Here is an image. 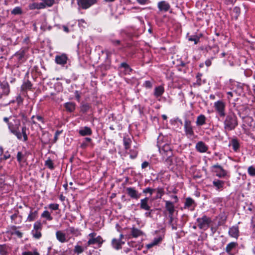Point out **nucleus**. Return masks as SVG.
Wrapping results in <instances>:
<instances>
[{
    "label": "nucleus",
    "mask_w": 255,
    "mask_h": 255,
    "mask_svg": "<svg viewBox=\"0 0 255 255\" xmlns=\"http://www.w3.org/2000/svg\"><path fill=\"white\" fill-rule=\"evenodd\" d=\"M224 128L226 130L234 129L238 125L237 118L233 113L229 114L224 122Z\"/></svg>",
    "instance_id": "1"
},
{
    "label": "nucleus",
    "mask_w": 255,
    "mask_h": 255,
    "mask_svg": "<svg viewBox=\"0 0 255 255\" xmlns=\"http://www.w3.org/2000/svg\"><path fill=\"white\" fill-rule=\"evenodd\" d=\"M20 124L19 120L14 118H10V122L8 123V128L19 139L22 138L21 134L19 130Z\"/></svg>",
    "instance_id": "2"
},
{
    "label": "nucleus",
    "mask_w": 255,
    "mask_h": 255,
    "mask_svg": "<svg viewBox=\"0 0 255 255\" xmlns=\"http://www.w3.org/2000/svg\"><path fill=\"white\" fill-rule=\"evenodd\" d=\"M211 219L206 216H203L201 218L197 219L198 227L204 231L207 230L211 223Z\"/></svg>",
    "instance_id": "3"
},
{
    "label": "nucleus",
    "mask_w": 255,
    "mask_h": 255,
    "mask_svg": "<svg viewBox=\"0 0 255 255\" xmlns=\"http://www.w3.org/2000/svg\"><path fill=\"white\" fill-rule=\"evenodd\" d=\"M212 171L216 173V175L219 178H225L229 177L228 171L224 169L219 164H217L212 166Z\"/></svg>",
    "instance_id": "4"
},
{
    "label": "nucleus",
    "mask_w": 255,
    "mask_h": 255,
    "mask_svg": "<svg viewBox=\"0 0 255 255\" xmlns=\"http://www.w3.org/2000/svg\"><path fill=\"white\" fill-rule=\"evenodd\" d=\"M214 107L216 112L221 117L225 116L226 104L222 100H219L214 103Z\"/></svg>",
    "instance_id": "5"
},
{
    "label": "nucleus",
    "mask_w": 255,
    "mask_h": 255,
    "mask_svg": "<svg viewBox=\"0 0 255 255\" xmlns=\"http://www.w3.org/2000/svg\"><path fill=\"white\" fill-rule=\"evenodd\" d=\"M97 1L98 0H78L77 4L79 7L87 9L96 4Z\"/></svg>",
    "instance_id": "6"
},
{
    "label": "nucleus",
    "mask_w": 255,
    "mask_h": 255,
    "mask_svg": "<svg viewBox=\"0 0 255 255\" xmlns=\"http://www.w3.org/2000/svg\"><path fill=\"white\" fill-rule=\"evenodd\" d=\"M165 207L166 210L168 212L169 217L170 219V221L172 222L173 219V214L175 211V208L174 203L169 201H165Z\"/></svg>",
    "instance_id": "7"
},
{
    "label": "nucleus",
    "mask_w": 255,
    "mask_h": 255,
    "mask_svg": "<svg viewBox=\"0 0 255 255\" xmlns=\"http://www.w3.org/2000/svg\"><path fill=\"white\" fill-rule=\"evenodd\" d=\"M127 194L132 199L138 200L141 196V194L139 193L133 187H128L126 188Z\"/></svg>",
    "instance_id": "8"
},
{
    "label": "nucleus",
    "mask_w": 255,
    "mask_h": 255,
    "mask_svg": "<svg viewBox=\"0 0 255 255\" xmlns=\"http://www.w3.org/2000/svg\"><path fill=\"white\" fill-rule=\"evenodd\" d=\"M160 152L163 155L164 158L165 156H171L172 155V150L170 145L168 144H164L161 149H159Z\"/></svg>",
    "instance_id": "9"
},
{
    "label": "nucleus",
    "mask_w": 255,
    "mask_h": 255,
    "mask_svg": "<svg viewBox=\"0 0 255 255\" xmlns=\"http://www.w3.org/2000/svg\"><path fill=\"white\" fill-rule=\"evenodd\" d=\"M67 60L68 57L66 54L63 53L55 56V61L57 64L64 65L67 63Z\"/></svg>",
    "instance_id": "10"
},
{
    "label": "nucleus",
    "mask_w": 255,
    "mask_h": 255,
    "mask_svg": "<svg viewBox=\"0 0 255 255\" xmlns=\"http://www.w3.org/2000/svg\"><path fill=\"white\" fill-rule=\"evenodd\" d=\"M184 128L186 135L191 136L194 135V131L191 126V122L186 120L184 123Z\"/></svg>",
    "instance_id": "11"
},
{
    "label": "nucleus",
    "mask_w": 255,
    "mask_h": 255,
    "mask_svg": "<svg viewBox=\"0 0 255 255\" xmlns=\"http://www.w3.org/2000/svg\"><path fill=\"white\" fill-rule=\"evenodd\" d=\"M57 240L61 243L67 242L68 239L66 234L62 231H58L55 234Z\"/></svg>",
    "instance_id": "12"
},
{
    "label": "nucleus",
    "mask_w": 255,
    "mask_h": 255,
    "mask_svg": "<svg viewBox=\"0 0 255 255\" xmlns=\"http://www.w3.org/2000/svg\"><path fill=\"white\" fill-rule=\"evenodd\" d=\"M0 87L2 89V92L0 94V99H1L2 96H7L9 93V86L7 82H0Z\"/></svg>",
    "instance_id": "13"
},
{
    "label": "nucleus",
    "mask_w": 255,
    "mask_h": 255,
    "mask_svg": "<svg viewBox=\"0 0 255 255\" xmlns=\"http://www.w3.org/2000/svg\"><path fill=\"white\" fill-rule=\"evenodd\" d=\"M238 246V244L236 242H231L228 244L225 249L226 252L230 255H234L232 253V251L235 250Z\"/></svg>",
    "instance_id": "14"
},
{
    "label": "nucleus",
    "mask_w": 255,
    "mask_h": 255,
    "mask_svg": "<svg viewBox=\"0 0 255 255\" xmlns=\"http://www.w3.org/2000/svg\"><path fill=\"white\" fill-rule=\"evenodd\" d=\"M149 198L145 197L144 199H142L140 201V208L141 209L149 211L150 210V207L148 204Z\"/></svg>",
    "instance_id": "15"
},
{
    "label": "nucleus",
    "mask_w": 255,
    "mask_h": 255,
    "mask_svg": "<svg viewBox=\"0 0 255 255\" xmlns=\"http://www.w3.org/2000/svg\"><path fill=\"white\" fill-rule=\"evenodd\" d=\"M81 242H78L77 244L74 247V252L79 255L80 254L82 253L85 250H86L88 247L86 244L84 246H82L79 244Z\"/></svg>",
    "instance_id": "16"
},
{
    "label": "nucleus",
    "mask_w": 255,
    "mask_h": 255,
    "mask_svg": "<svg viewBox=\"0 0 255 255\" xmlns=\"http://www.w3.org/2000/svg\"><path fill=\"white\" fill-rule=\"evenodd\" d=\"M80 135L81 136L91 135L92 133L91 129L88 127H84L81 128L78 131Z\"/></svg>",
    "instance_id": "17"
},
{
    "label": "nucleus",
    "mask_w": 255,
    "mask_h": 255,
    "mask_svg": "<svg viewBox=\"0 0 255 255\" xmlns=\"http://www.w3.org/2000/svg\"><path fill=\"white\" fill-rule=\"evenodd\" d=\"M196 204L194 201L191 198H187L186 199V201L184 204V208L190 209L191 210H193Z\"/></svg>",
    "instance_id": "18"
},
{
    "label": "nucleus",
    "mask_w": 255,
    "mask_h": 255,
    "mask_svg": "<svg viewBox=\"0 0 255 255\" xmlns=\"http://www.w3.org/2000/svg\"><path fill=\"white\" fill-rule=\"evenodd\" d=\"M229 235L237 239L239 236V231L238 226H233L230 228L229 230Z\"/></svg>",
    "instance_id": "19"
},
{
    "label": "nucleus",
    "mask_w": 255,
    "mask_h": 255,
    "mask_svg": "<svg viewBox=\"0 0 255 255\" xmlns=\"http://www.w3.org/2000/svg\"><path fill=\"white\" fill-rule=\"evenodd\" d=\"M103 243V240L101 236H98L97 237L90 239L87 243V246H89L91 245L95 244H102Z\"/></svg>",
    "instance_id": "20"
},
{
    "label": "nucleus",
    "mask_w": 255,
    "mask_h": 255,
    "mask_svg": "<svg viewBox=\"0 0 255 255\" xmlns=\"http://www.w3.org/2000/svg\"><path fill=\"white\" fill-rule=\"evenodd\" d=\"M196 148L198 151L201 153L205 152L208 150V147L202 141H199L196 144Z\"/></svg>",
    "instance_id": "21"
},
{
    "label": "nucleus",
    "mask_w": 255,
    "mask_h": 255,
    "mask_svg": "<svg viewBox=\"0 0 255 255\" xmlns=\"http://www.w3.org/2000/svg\"><path fill=\"white\" fill-rule=\"evenodd\" d=\"M158 7L160 11H167L170 8V5L165 1H162L158 2Z\"/></svg>",
    "instance_id": "22"
},
{
    "label": "nucleus",
    "mask_w": 255,
    "mask_h": 255,
    "mask_svg": "<svg viewBox=\"0 0 255 255\" xmlns=\"http://www.w3.org/2000/svg\"><path fill=\"white\" fill-rule=\"evenodd\" d=\"M164 92V88L163 86H159L155 87L154 92V95L156 97H160Z\"/></svg>",
    "instance_id": "23"
},
{
    "label": "nucleus",
    "mask_w": 255,
    "mask_h": 255,
    "mask_svg": "<svg viewBox=\"0 0 255 255\" xmlns=\"http://www.w3.org/2000/svg\"><path fill=\"white\" fill-rule=\"evenodd\" d=\"M131 234L133 238H137L143 235V233L141 230L134 227H132L131 229Z\"/></svg>",
    "instance_id": "24"
},
{
    "label": "nucleus",
    "mask_w": 255,
    "mask_h": 255,
    "mask_svg": "<svg viewBox=\"0 0 255 255\" xmlns=\"http://www.w3.org/2000/svg\"><path fill=\"white\" fill-rule=\"evenodd\" d=\"M38 216L37 211H33L31 210L30 213L27 218L26 221L28 222H32L35 220Z\"/></svg>",
    "instance_id": "25"
},
{
    "label": "nucleus",
    "mask_w": 255,
    "mask_h": 255,
    "mask_svg": "<svg viewBox=\"0 0 255 255\" xmlns=\"http://www.w3.org/2000/svg\"><path fill=\"white\" fill-rule=\"evenodd\" d=\"M206 118L203 115H200L197 118L196 125L199 126H203L205 124Z\"/></svg>",
    "instance_id": "26"
},
{
    "label": "nucleus",
    "mask_w": 255,
    "mask_h": 255,
    "mask_svg": "<svg viewBox=\"0 0 255 255\" xmlns=\"http://www.w3.org/2000/svg\"><path fill=\"white\" fill-rule=\"evenodd\" d=\"M122 244H124V243L122 242L120 240H117V239H114L112 240L113 247L116 250H119V249H121Z\"/></svg>",
    "instance_id": "27"
},
{
    "label": "nucleus",
    "mask_w": 255,
    "mask_h": 255,
    "mask_svg": "<svg viewBox=\"0 0 255 255\" xmlns=\"http://www.w3.org/2000/svg\"><path fill=\"white\" fill-rule=\"evenodd\" d=\"M64 107L66 110L70 112H73L75 109V104L72 102H68L65 103Z\"/></svg>",
    "instance_id": "28"
},
{
    "label": "nucleus",
    "mask_w": 255,
    "mask_h": 255,
    "mask_svg": "<svg viewBox=\"0 0 255 255\" xmlns=\"http://www.w3.org/2000/svg\"><path fill=\"white\" fill-rule=\"evenodd\" d=\"M213 184L217 189H220L223 188L224 185V181L220 180H215L213 181Z\"/></svg>",
    "instance_id": "29"
},
{
    "label": "nucleus",
    "mask_w": 255,
    "mask_h": 255,
    "mask_svg": "<svg viewBox=\"0 0 255 255\" xmlns=\"http://www.w3.org/2000/svg\"><path fill=\"white\" fill-rule=\"evenodd\" d=\"M8 248L6 245H0V255H8Z\"/></svg>",
    "instance_id": "30"
},
{
    "label": "nucleus",
    "mask_w": 255,
    "mask_h": 255,
    "mask_svg": "<svg viewBox=\"0 0 255 255\" xmlns=\"http://www.w3.org/2000/svg\"><path fill=\"white\" fill-rule=\"evenodd\" d=\"M121 67L124 68V72L126 74H129L131 71L132 69L129 66V65L126 63H122L121 64Z\"/></svg>",
    "instance_id": "31"
},
{
    "label": "nucleus",
    "mask_w": 255,
    "mask_h": 255,
    "mask_svg": "<svg viewBox=\"0 0 255 255\" xmlns=\"http://www.w3.org/2000/svg\"><path fill=\"white\" fill-rule=\"evenodd\" d=\"M41 231H37V230H32L31 234L33 237L37 240L39 239L42 237V234L41 232Z\"/></svg>",
    "instance_id": "32"
},
{
    "label": "nucleus",
    "mask_w": 255,
    "mask_h": 255,
    "mask_svg": "<svg viewBox=\"0 0 255 255\" xmlns=\"http://www.w3.org/2000/svg\"><path fill=\"white\" fill-rule=\"evenodd\" d=\"M231 145L232 146L233 148L235 151H237L240 146L239 143L236 139H233L232 140Z\"/></svg>",
    "instance_id": "33"
},
{
    "label": "nucleus",
    "mask_w": 255,
    "mask_h": 255,
    "mask_svg": "<svg viewBox=\"0 0 255 255\" xmlns=\"http://www.w3.org/2000/svg\"><path fill=\"white\" fill-rule=\"evenodd\" d=\"M69 231L71 234H73L76 237L81 235L80 231L78 229H75L73 227H70L69 228Z\"/></svg>",
    "instance_id": "34"
},
{
    "label": "nucleus",
    "mask_w": 255,
    "mask_h": 255,
    "mask_svg": "<svg viewBox=\"0 0 255 255\" xmlns=\"http://www.w3.org/2000/svg\"><path fill=\"white\" fill-rule=\"evenodd\" d=\"M42 229V225L40 221H36L33 225V229L32 230L41 231Z\"/></svg>",
    "instance_id": "35"
},
{
    "label": "nucleus",
    "mask_w": 255,
    "mask_h": 255,
    "mask_svg": "<svg viewBox=\"0 0 255 255\" xmlns=\"http://www.w3.org/2000/svg\"><path fill=\"white\" fill-rule=\"evenodd\" d=\"M160 241V239H159V238L155 239L152 243L147 244L146 245V248L147 249H149L152 248L153 246L156 245Z\"/></svg>",
    "instance_id": "36"
},
{
    "label": "nucleus",
    "mask_w": 255,
    "mask_h": 255,
    "mask_svg": "<svg viewBox=\"0 0 255 255\" xmlns=\"http://www.w3.org/2000/svg\"><path fill=\"white\" fill-rule=\"evenodd\" d=\"M27 130V128H26V127L25 126H23L22 128V130H21L22 133L21 134V136H23V141H26L28 139L27 135L26 133Z\"/></svg>",
    "instance_id": "37"
},
{
    "label": "nucleus",
    "mask_w": 255,
    "mask_h": 255,
    "mask_svg": "<svg viewBox=\"0 0 255 255\" xmlns=\"http://www.w3.org/2000/svg\"><path fill=\"white\" fill-rule=\"evenodd\" d=\"M22 12V9L19 6H17L14 8L11 12V14L14 15L21 14Z\"/></svg>",
    "instance_id": "38"
},
{
    "label": "nucleus",
    "mask_w": 255,
    "mask_h": 255,
    "mask_svg": "<svg viewBox=\"0 0 255 255\" xmlns=\"http://www.w3.org/2000/svg\"><path fill=\"white\" fill-rule=\"evenodd\" d=\"M41 217L46 218L49 221L52 220V217H51L50 213L47 211H44L41 214Z\"/></svg>",
    "instance_id": "39"
},
{
    "label": "nucleus",
    "mask_w": 255,
    "mask_h": 255,
    "mask_svg": "<svg viewBox=\"0 0 255 255\" xmlns=\"http://www.w3.org/2000/svg\"><path fill=\"white\" fill-rule=\"evenodd\" d=\"M130 143H131L130 139L128 138H124V144L125 147L126 149H128L129 148Z\"/></svg>",
    "instance_id": "40"
},
{
    "label": "nucleus",
    "mask_w": 255,
    "mask_h": 255,
    "mask_svg": "<svg viewBox=\"0 0 255 255\" xmlns=\"http://www.w3.org/2000/svg\"><path fill=\"white\" fill-rule=\"evenodd\" d=\"M248 172L251 176H255V168L253 166H250L248 167Z\"/></svg>",
    "instance_id": "41"
},
{
    "label": "nucleus",
    "mask_w": 255,
    "mask_h": 255,
    "mask_svg": "<svg viewBox=\"0 0 255 255\" xmlns=\"http://www.w3.org/2000/svg\"><path fill=\"white\" fill-rule=\"evenodd\" d=\"M31 86L32 85L30 82L27 81L23 84V85H22V88L23 90L29 89L31 88Z\"/></svg>",
    "instance_id": "42"
},
{
    "label": "nucleus",
    "mask_w": 255,
    "mask_h": 255,
    "mask_svg": "<svg viewBox=\"0 0 255 255\" xmlns=\"http://www.w3.org/2000/svg\"><path fill=\"white\" fill-rule=\"evenodd\" d=\"M45 165L50 169H53L54 168L53 162L50 159H47L45 161Z\"/></svg>",
    "instance_id": "43"
},
{
    "label": "nucleus",
    "mask_w": 255,
    "mask_h": 255,
    "mask_svg": "<svg viewBox=\"0 0 255 255\" xmlns=\"http://www.w3.org/2000/svg\"><path fill=\"white\" fill-rule=\"evenodd\" d=\"M22 255H40L36 250H34L33 252L30 251L24 252L22 253Z\"/></svg>",
    "instance_id": "44"
},
{
    "label": "nucleus",
    "mask_w": 255,
    "mask_h": 255,
    "mask_svg": "<svg viewBox=\"0 0 255 255\" xmlns=\"http://www.w3.org/2000/svg\"><path fill=\"white\" fill-rule=\"evenodd\" d=\"M45 6H51L54 2V0H43Z\"/></svg>",
    "instance_id": "45"
},
{
    "label": "nucleus",
    "mask_w": 255,
    "mask_h": 255,
    "mask_svg": "<svg viewBox=\"0 0 255 255\" xmlns=\"http://www.w3.org/2000/svg\"><path fill=\"white\" fill-rule=\"evenodd\" d=\"M155 190L157 191V198H161V196L164 194V190L162 188H158Z\"/></svg>",
    "instance_id": "46"
},
{
    "label": "nucleus",
    "mask_w": 255,
    "mask_h": 255,
    "mask_svg": "<svg viewBox=\"0 0 255 255\" xmlns=\"http://www.w3.org/2000/svg\"><path fill=\"white\" fill-rule=\"evenodd\" d=\"M11 234L13 235H15L19 238H21L23 235L21 232L16 230L13 231L11 233Z\"/></svg>",
    "instance_id": "47"
},
{
    "label": "nucleus",
    "mask_w": 255,
    "mask_h": 255,
    "mask_svg": "<svg viewBox=\"0 0 255 255\" xmlns=\"http://www.w3.org/2000/svg\"><path fill=\"white\" fill-rule=\"evenodd\" d=\"M49 208L52 210H57L59 209V204H50L49 205Z\"/></svg>",
    "instance_id": "48"
},
{
    "label": "nucleus",
    "mask_w": 255,
    "mask_h": 255,
    "mask_svg": "<svg viewBox=\"0 0 255 255\" xmlns=\"http://www.w3.org/2000/svg\"><path fill=\"white\" fill-rule=\"evenodd\" d=\"M154 191H155V189H151V188L148 187V188H146L144 189L143 190V192L144 193H149L150 194V195H151Z\"/></svg>",
    "instance_id": "49"
},
{
    "label": "nucleus",
    "mask_w": 255,
    "mask_h": 255,
    "mask_svg": "<svg viewBox=\"0 0 255 255\" xmlns=\"http://www.w3.org/2000/svg\"><path fill=\"white\" fill-rule=\"evenodd\" d=\"M28 7L30 9H35L37 8V2H34L32 3H30L28 5Z\"/></svg>",
    "instance_id": "50"
},
{
    "label": "nucleus",
    "mask_w": 255,
    "mask_h": 255,
    "mask_svg": "<svg viewBox=\"0 0 255 255\" xmlns=\"http://www.w3.org/2000/svg\"><path fill=\"white\" fill-rule=\"evenodd\" d=\"M137 154V151H136V150H135V151H131V150L130 151V157L131 159L135 158L136 157Z\"/></svg>",
    "instance_id": "51"
},
{
    "label": "nucleus",
    "mask_w": 255,
    "mask_h": 255,
    "mask_svg": "<svg viewBox=\"0 0 255 255\" xmlns=\"http://www.w3.org/2000/svg\"><path fill=\"white\" fill-rule=\"evenodd\" d=\"M36 118L38 121L41 122L42 123H44V121L43 119V118L41 117V116H33L32 117H31V119H33L34 118Z\"/></svg>",
    "instance_id": "52"
},
{
    "label": "nucleus",
    "mask_w": 255,
    "mask_h": 255,
    "mask_svg": "<svg viewBox=\"0 0 255 255\" xmlns=\"http://www.w3.org/2000/svg\"><path fill=\"white\" fill-rule=\"evenodd\" d=\"M61 130H57L56 131L54 138V142H56L58 138V136L61 133Z\"/></svg>",
    "instance_id": "53"
},
{
    "label": "nucleus",
    "mask_w": 255,
    "mask_h": 255,
    "mask_svg": "<svg viewBox=\"0 0 255 255\" xmlns=\"http://www.w3.org/2000/svg\"><path fill=\"white\" fill-rule=\"evenodd\" d=\"M89 109V106L87 104L83 105L81 110L84 112H86Z\"/></svg>",
    "instance_id": "54"
},
{
    "label": "nucleus",
    "mask_w": 255,
    "mask_h": 255,
    "mask_svg": "<svg viewBox=\"0 0 255 255\" xmlns=\"http://www.w3.org/2000/svg\"><path fill=\"white\" fill-rule=\"evenodd\" d=\"M144 85L146 88H151L152 87V83L149 81H146L144 83Z\"/></svg>",
    "instance_id": "55"
},
{
    "label": "nucleus",
    "mask_w": 255,
    "mask_h": 255,
    "mask_svg": "<svg viewBox=\"0 0 255 255\" xmlns=\"http://www.w3.org/2000/svg\"><path fill=\"white\" fill-rule=\"evenodd\" d=\"M37 9H42L45 8V4L44 3L43 1L42 2H37Z\"/></svg>",
    "instance_id": "56"
},
{
    "label": "nucleus",
    "mask_w": 255,
    "mask_h": 255,
    "mask_svg": "<svg viewBox=\"0 0 255 255\" xmlns=\"http://www.w3.org/2000/svg\"><path fill=\"white\" fill-rule=\"evenodd\" d=\"M199 38H198L197 37H190L189 38V40L194 41V43L195 44L198 43V42L199 41Z\"/></svg>",
    "instance_id": "57"
},
{
    "label": "nucleus",
    "mask_w": 255,
    "mask_h": 255,
    "mask_svg": "<svg viewBox=\"0 0 255 255\" xmlns=\"http://www.w3.org/2000/svg\"><path fill=\"white\" fill-rule=\"evenodd\" d=\"M149 166V163L147 161H144L141 164L142 169H145V168L148 167Z\"/></svg>",
    "instance_id": "58"
},
{
    "label": "nucleus",
    "mask_w": 255,
    "mask_h": 255,
    "mask_svg": "<svg viewBox=\"0 0 255 255\" xmlns=\"http://www.w3.org/2000/svg\"><path fill=\"white\" fill-rule=\"evenodd\" d=\"M75 97H76V99H77V100L78 101H80L81 96H80V94L79 93V92L78 91H76L75 92Z\"/></svg>",
    "instance_id": "59"
},
{
    "label": "nucleus",
    "mask_w": 255,
    "mask_h": 255,
    "mask_svg": "<svg viewBox=\"0 0 255 255\" xmlns=\"http://www.w3.org/2000/svg\"><path fill=\"white\" fill-rule=\"evenodd\" d=\"M22 157V154L20 152H18L17 154V159L18 162H20L21 161Z\"/></svg>",
    "instance_id": "60"
},
{
    "label": "nucleus",
    "mask_w": 255,
    "mask_h": 255,
    "mask_svg": "<svg viewBox=\"0 0 255 255\" xmlns=\"http://www.w3.org/2000/svg\"><path fill=\"white\" fill-rule=\"evenodd\" d=\"M16 56H17L18 57V59H19V60H20L22 59V58L24 56V53L23 52H21L18 54H16Z\"/></svg>",
    "instance_id": "61"
},
{
    "label": "nucleus",
    "mask_w": 255,
    "mask_h": 255,
    "mask_svg": "<svg viewBox=\"0 0 255 255\" xmlns=\"http://www.w3.org/2000/svg\"><path fill=\"white\" fill-rule=\"evenodd\" d=\"M152 210H150L148 211V212H145L144 214V216L146 217H151V213H152Z\"/></svg>",
    "instance_id": "62"
},
{
    "label": "nucleus",
    "mask_w": 255,
    "mask_h": 255,
    "mask_svg": "<svg viewBox=\"0 0 255 255\" xmlns=\"http://www.w3.org/2000/svg\"><path fill=\"white\" fill-rule=\"evenodd\" d=\"M166 158L165 159V161L168 164L170 165L172 163V160L171 159V156H166Z\"/></svg>",
    "instance_id": "63"
},
{
    "label": "nucleus",
    "mask_w": 255,
    "mask_h": 255,
    "mask_svg": "<svg viewBox=\"0 0 255 255\" xmlns=\"http://www.w3.org/2000/svg\"><path fill=\"white\" fill-rule=\"evenodd\" d=\"M227 94H228V99L229 100H230L233 96V94L232 92H227Z\"/></svg>",
    "instance_id": "64"
}]
</instances>
